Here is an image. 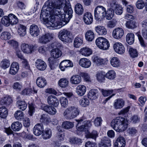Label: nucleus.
Returning <instances> with one entry per match:
<instances>
[{
    "label": "nucleus",
    "instance_id": "nucleus-2",
    "mask_svg": "<svg viewBox=\"0 0 147 147\" xmlns=\"http://www.w3.org/2000/svg\"><path fill=\"white\" fill-rule=\"evenodd\" d=\"M111 125L114 130L118 132L124 131L126 129L128 126L127 120L121 116L113 119L111 122Z\"/></svg>",
    "mask_w": 147,
    "mask_h": 147
},
{
    "label": "nucleus",
    "instance_id": "nucleus-46",
    "mask_svg": "<svg viewBox=\"0 0 147 147\" xmlns=\"http://www.w3.org/2000/svg\"><path fill=\"white\" fill-rule=\"evenodd\" d=\"M105 17L106 19L108 20H110L113 17L114 11L111 8L108 9L107 11L106 10Z\"/></svg>",
    "mask_w": 147,
    "mask_h": 147
},
{
    "label": "nucleus",
    "instance_id": "nucleus-28",
    "mask_svg": "<svg viewBox=\"0 0 147 147\" xmlns=\"http://www.w3.org/2000/svg\"><path fill=\"white\" fill-rule=\"evenodd\" d=\"M98 92L97 90L92 89L89 91L88 96V98L92 100H94L98 97Z\"/></svg>",
    "mask_w": 147,
    "mask_h": 147
},
{
    "label": "nucleus",
    "instance_id": "nucleus-24",
    "mask_svg": "<svg viewBox=\"0 0 147 147\" xmlns=\"http://www.w3.org/2000/svg\"><path fill=\"white\" fill-rule=\"evenodd\" d=\"M125 143L124 138L123 137L119 136L117 139L114 146L115 147H124Z\"/></svg>",
    "mask_w": 147,
    "mask_h": 147
},
{
    "label": "nucleus",
    "instance_id": "nucleus-54",
    "mask_svg": "<svg viewBox=\"0 0 147 147\" xmlns=\"http://www.w3.org/2000/svg\"><path fill=\"white\" fill-rule=\"evenodd\" d=\"M18 31L20 36H24L26 33V27L23 25H20Z\"/></svg>",
    "mask_w": 147,
    "mask_h": 147
},
{
    "label": "nucleus",
    "instance_id": "nucleus-50",
    "mask_svg": "<svg viewBox=\"0 0 147 147\" xmlns=\"http://www.w3.org/2000/svg\"><path fill=\"white\" fill-rule=\"evenodd\" d=\"M114 11L116 14L121 15L122 14L123 9L122 6L118 4H117L114 7Z\"/></svg>",
    "mask_w": 147,
    "mask_h": 147
},
{
    "label": "nucleus",
    "instance_id": "nucleus-21",
    "mask_svg": "<svg viewBox=\"0 0 147 147\" xmlns=\"http://www.w3.org/2000/svg\"><path fill=\"white\" fill-rule=\"evenodd\" d=\"M42 110L45 111L49 114L53 115L55 114L57 112L56 109L53 107L48 105L42 106Z\"/></svg>",
    "mask_w": 147,
    "mask_h": 147
},
{
    "label": "nucleus",
    "instance_id": "nucleus-20",
    "mask_svg": "<svg viewBox=\"0 0 147 147\" xmlns=\"http://www.w3.org/2000/svg\"><path fill=\"white\" fill-rule=\"evenodd\" d=\"M83 20L84 23L87 24L89 25L92 23L93 19L92 14L89 12H86L84 13Z\"/></svg>",
    "mask_w": 147,
    "mask_h": 147
},
{
    "label": "nucleus",
    "instance_id": "nucleus-25",
    "mask_svg": "<svg viewBox=\"0 0 147 147\" xmlns=\"http://www.w3.org/2000/svg\"><path fill=\"white\" fill-rule=\"evenodd\" d=\"M92 59L94 63L99 65H105L107 62L106 59H103L98 56L93 57L92 58Z\"/></svg>",
    "mask_w": 147,
    "mask_h": 147
},
{
    "label": "nucleus",
    "instance_id": "nucleus-31",
    "mask_svg": "<svg viewBox=\"0 0 147 147\" xmlns=\"http://www.w3.org/2000/svg\"><path fill=\"white\" fill-rule=\"evenodd\" d=\"M95 34L91 30H88L86 33L85 37L86 40L88 41H92L94 39Z\"/></svg>",
    "mask_w": 147,
    "mask_h": 147
},
{
    "label": "nucleus",
    "instance_id": "nucleus-47",
    "mask_svg": "<svg viewBox=\"0 0 147 147\" xmlns=\"http://www.w3.org/2000/svg\"><path fill=\"white\" fill-rule=\"evenodd\" d=\"M125 26L127 28L132 29L137 27L136 22L133 20L127 21L125 24Z\"/></svg>",
    "mask_w": 147,
    "mask_h": 147
},
{
    "label": "nucleus",
    "instance_id": "nucleus-48",
    "mask_svg": "<svg viewBox=\"0 0 147 147\" xmlns=\"http://www.w3.org/2000/svg\"><path fill=\"white\" fill-rule=\"evenodd\" d=\"M119 89H115L110 90H105L102 89L101 91L102 95L105 96H109L112 93L114 92H118V90Z\"/></svg>",
    "mask_w": 147,
    "mask_h": 147
},
{
    "label": "nucleus",
    "instance_id": "nucleus-8",
    "mask_svg": "<svg viewBox=\"0 0 147 147\" xmlns=\"http://www.w3.org/2000/svg\"><path fill=\"white\" fill-rule=\"evenodd\" d=\"M70 32L67 30L63 29L61 30L59 32L58 37L61 41L68 42L71 40L70 38Z\"/></svg>",
    "mask_w": 147,
    "mask_h": 147
},
{
    "label": "nucleus",
    "instance_id": "nucleus-55",
    "mask_svg": "<svg viewBox=\"0 0 147 147\" xmlns=\"http://www.w3.org/2000/svg\"><path fill=\"white\" fill-rule=\"evenodd\" d=\"M11 37L10 33L7 31L3 32L0 34V38L2 40H8Z\"/></svg>",
    "mask_w": 147,
    "mask_h": 147
},
{
    "label": "nucleus",
    "instance_id": "nucleus-60",
    "mask_svg": "<svg viewBox=\"0 0 147 147\" xmlns=\"http://www.w3.org/2000/svg\"><path fill=\"white\" fill-rule=\"evenodd\" d=\"M55 59L53 57L49 58L48 61L49 63V66L51 69H53L55 65H57L56 61Z\"/></svg>",
    "mask_w": 147,
    "mask_h": 147
},
{
    "label": "nucleus",
    "instance_id": "nucleus-6",
    "mask_svg": "<svg viewBox=\"0 0 147 147\" xmlns=\"http://www.w3.org/2000/svg\"><path fill=\"white\" fill-rule=\"evenodd\" d=\"M105 8L101 5L97 6L94 10V15L96 20H100L103 19L105 16Z\"/></svg>",
    "mask_w": 147,
    "mask_h": 147
},
{
    "label": "nucleus",
    "instance_id": "nucleus-52",
    "mask_svg": "<svg viewBox=\"0 0 147 147\" xmlns=\"http://www.w3.org/2000/svg\"><path fill=\"white\" fill-rule=\"evenodd\" d=\"M10 62L9 60L3 59L0 63V67L3 69H5L9 67Z\"/></svg>",
    "mask_w": 147,
    "mask_h": 147
},
{
    "label": "nucleus",
    "instance_id": "nucleus-57",
    "mask_svg": "<svg viewBox=\"0 0 147 147\" xmlns=\"http://www.w3.org/2000/svg\"><path fill=\"white\" fill-rule=\"evenodd\" d=\"M59 85L61 87L65 88L67 86L68 81L66 78H63L60 79L59 81Z\"/></svg>",
    "mask_w": 147,
    "mask_h": 147
},
{
    "label": "nucleus",
    "instance_id": "nucleus-27",
    "mask_svg": "<svg viewBox=\"0 0 147 147\" xmlns=\"http://www.w3.org/2000/svg\"><path fill=\"white\" fill-rule=\"evenodd\" d=\"M81 80V76L79 75H75L71 77L70 82L72 84H78L80 83Z\"/></svg>",
    "mask_w": 147,
    "mask_h": 147
},
{
    "label": "nucleus",
    "instance_id": "nucleus-15",
    "mask_svg": "<svg viewBox=\"0 0 147 147\" xmlns=\"http://www.w3.org/2000/svg\"><path fill=\"white\" fill-rule=\"evenodd\" d=\"M47 101L49 105H53L55 107H57L59 104L58 100L55 96H49L47 99Z\"/></svg>",
    "mask_w": 147,
    "mask_h": 147
},
{
    "label": "nucleus",
    "instance_id": "nucleus-9",
    "mask_svg": "<svg viewBox=\"0 0 147 147\" xmlns=\"http://www.w3.org/2000/svg\"><path fill=\"white\" fill-rule=\"evenodd\" d=\"M53 38V36L51 34H46L40 36L38 39V42L41 44H45L50 42Z\"/></svg>",
    "mask_w": 147,
    "mask_h": 147
},
{
    "label": "nucleus",
    "instance_id": "nucleus-10",
    "mask_svg": "<svg viewBox=\"0 0 147 147\" xmlns=\"http://www.w3.org/2000/svg\"><path fill=\"white\" fill-rule=\"evenodd\" d=\"M34 46L32 45H28L26 43L22 44L21 48L22 51L25 53L31 54L34 51Z\"/></svg>",
    "mask_w": 147,
    "mask_h": 147
},
{
    "label": "nucleus",
    "instance_id": "nucleus-11",
    "mask_svg": "<svg viewBox=\"0 0 147 147\" xmlns=\"http://www.w3.org/2000/svg\"><path fill=\"white\" fill-rule=\"evenodd\" d=\"M124 34V31L121 28H117L113 31L112 36L115 39H119L121 38Z\"/></svg>",
    "mask_w": 147,
    "mask_h": 147
},
{
    "label": "nucleus",
    "instance_id": "nucleus-63",
    "mask_svg": "<svg viewBox=\"0 0 147 147\" xmlns=\"http://www.w3.org/2000/svg\"><path fill=\"white\" fill-rule=\"evenodd\" d=\"M136 7L139 9H142L145 6V3L142 0H138L136 3Z\"/></svg>",
    "mask_w": 147,
    "mask_h": 147
},
{
    "label": "nucleus",
    "instance_id": "nucleus-18",
    "mask_svg": "<svg viewBox=\"0 0 147 147\" xmlns=\"http://www.w3.org/2000/svg\"><path fill=\"white\" fill-rule=\"evenodd\" d=\"M125 101L123 99L119 98L115 100L113 104L114 107L116 109L122 108L125 105Z\"/></svg>",
    "mask_w": 147,
    "mask_h": 147
},
{
    "label": "nucleus",
    "instance_id": "nucleus-61",
    "mask_svg": "<svg viewBox=\"0 0 147 147\" xmlns=\"http://www.w3.org/2000/svg\"><path fill=\"white\" fill-rule=\"evenodd\" d=\"M69 141L71 144H80L82 143V140L80 139L74 137L69 138Z\"/></svg>",
    "mask_w": 147,
    "mask_h": 147
},
{
    "label": "nucleus",
    "instance_id": "nucleus-32",
    "mask_svg": "<svg viewBox=\"0 0 147 147\" xmlns=\"http://www.w3.org/2000/svg\"><path fill=\"white\" fill-rule=\"evenodd\" d=\"M42 138L45 140L50 138L52 136V131L49 128L46 129L42 132Z\"/></svg>",
    "mask_w": 147,
    "mask_h": 147
},
{
    "label": "nucleus",
    "instance_id": "nucleus-14",
    "mask_svg": "<svg viewBox=\"0 0 147 147\" xmlns=\"http://www.w3.org/2000/svg\"><path fill=\"white\" fill-rule=\"evenodd\" d=\"M113 48L115 51L117 53L122 54L125 52V48L121 43L117 42L113 45Z\"/></svg>",
    "mask_w": 147,
    "mask_h": 147
},
{
    "label": "nucleus",
    "instance_id": "nucleus-16",
    "mask_svg": "<svg viewBox=\"0 0 147 147\" xmlns=\"http://www.w3.org/2000/svg\"><path fill=\"white\" fill-rule=\"evenodd\" d=\"M73 63L70 60H65L62 61L59 65V67L61 71H65V69L72 67Z\"/></svg>",
    "mask_w": 147,
    "mask_h": 147
},
{
    "label": "nucleus",
    "instance_id": "nucleus-41",
    "mask_svg": "<svg viewBox=\"0 0 147 147\" xmlns=\"http://www.w3.org/2000/svg\"><path fill=\"white\" fill-rule=\"evenodd\" d=\"M110 63L113 67H117L120 66V61L117 57H113L110 60Z\"/></svg>",
    "mask_w": 147,
    "mask_h": 147
},
{
    "label": "nucleus",
    "instance_id": "nucleus-30",
    "mask_svg": "<svg viewBox=\"0 0 147 147\" xmlns=\"http://www.w3.org/2000/svg\"><path fill=\"white\" fill-rule=\"evenodd\" d=\"M62 55V52L59 49H53L51 52V55L52 57L57 59L60 57Z\"/></svg>",
    "mask_w": 147,
    "mask_h": 147
},
{
    "label": "nucleus",
    "instance_id": "nucleus-3",
    "mask_svg": "<svg viewBox=\"0 0 147 147\" xmlns=\"http://www.w3.org/2000/svg\"><path fill=\"white\" fill-rule=\"evenodd\" d=\"M69 2V1H66L65 3H64L63 0H48L45 3L44 7L45 8L51 10L53 13H54V10H56V12L59 11H64L63 9L62 8L64 6H65V4L67 2Z\"/></svg>",
    "mask_w": 147,
    "mask_h": 147
},
{
    "label": "nucleus",
    "instance_id": "nucleus-33",
    "mask_svg": "<svg viewBox=\"0 0 147 147\" xmlns=\"http://www.w3.org/2000/svg\"><path fill=\"white\" fill-rule=\"evenodd\" d=\"M95 30L99 35H105L107 33L106 29L103 26H98L95 27Z\"/></svg>",
    "mask_w": 147,
    "mask_h": 147
},
{
    "label": "nucleus",
    "instance_id": "nucleus-58",
    "mask_svg": "<svg viewBox=\"0 0 147 147\" xmlns=\"http://www.w3.org/2000/svg\"><path fill=\"white\" fill-rule=\"evenodd\" d=\"M115 73L113 70L109 71L106 74V76L107 78L110 80H113L115 77Z\"/></svg>",
    "mask_w": 147,
    "mask_h": 147
},
{
    "label": "nucleus",
    "instance_id": "nucleus-19",
    "mask_svg": "<svg viewBox=\"0 0 147 147\" xmlns=\"http://www.w3.org/2000/svg\"><path fill=\"white\" fill-rule=\"evenodd\" d=\"M35 65L37 68L40 70H45L47 67L46 63L41 59H37L35 62Z\"/></svg>",
    "mask_w": 147,
    "mask_h": 147
},
{
    "label": "nucleus",
    "instance_id": "nucleus-12",
    "mask_svg": "<svg viewBox=\"0 0 147 147\" xmlns=\"http://www.w3.org/2000/svg\"><path fill=\"white\" fill-rule=\"evenodd\" d=\"M111 146V140L107 136L102 138L98 144L99 147H110Z\"/></svg>",
    "mask_w": 147,
    "mask_h": 147
},
{
    "label": "nucleus",
    "instance_id": "nucleus-17",
    "mask_svg": "<svg viewBox=\"0 0 147 147\" xmlns=\"http://www.w3.org/2000/svg\"><path fill=\"white\" fill-rule=\"evenodd\" d=\"M30 33L33 36L37 37L40 33V30L36 25L33 24L31 25L29 29Z\"/></svg>",
    "mask_w": 147,
    "mask_h": 147
},
{
    "label": "nucleus",
    "instance_id": "nucleus-35",
    "mask_svg": "<svg viewBox=\"0 0 147 147\" xmlns=\"http://www.w3.org/2000/svg\"><path fill=\"white\" fill-rule=\"evenodd\" d=\"M16 105L19 109L23 111L25 110L27 107L26 103L24 100H18L16 102Z\"/></svg>",
    "mask_w": 147,
    "mask_h": 147
},
{
    "label": "nucleus",
    "instance_id": "nucleus-45",
    "mask_svg": "<svg viewBox=\"0 0 147 147\" xmlns=\"http://www.w3.org/2000/svg\"><path fill=\"white\" fill-rule=\"evenodd\" d=\"M9 21L11 25L17 24L18 22L17 17L14 14L11 13L8 15Z\"/></svg>",
    "mask_w": 147,
    "mask_h": 147
},
{
    "label": "nucleus",
    "instance_id": "nucleus-5",
    "mask_svg": "<svg viewBox=\"0 0 147 147\" xmlns=\"http://www.w3.org/2000/svg\"><path fill=\"white\" fill-rule=\"evenodd\" d=\"M86 119L84 116H82L79 119H76L77 122L76 126L77 129L80 131H84L92 126V123L90 121H86Z\"/></svg>",
    "mask_w": 147,
    "mask_h": 147
},
{
    "label": "nucleus",
    "instance_id": "nucleus-1",
    "mask_svg": "<svg viewBox=\"0 0 147 147\" xmlns=\"http://www.w3.org/2000/svg\"><path fill=\"white\" fill-rule=\"evenodd\" d=\"M63 10L64 12L59 11V12H56V10H54L55 12L53 13L51 10L45 8V7L43 6L40 17H42L44 18L46 17H49V20L45 24L47 27L60 28L64 25L63 22H68L72 16L73 11L69 1L66 3Z\"/></svg>",
    "mask_w": 147,
    "mask_h": 147
},
{
    "label": "nucleus",
    "instance_id": "nucleus-38",
    "mask_svg": "<svg viewBox=\"0 0 147 147\" xmlns=\"http://www.w3.org/2000/svg\"><path fill=\"white\" fill-rule=\"evenodd\" d=\"M75 11L77 14L79 15L82 14L84 11L82 6L79 3H77L75 6Z\"/></svg>",
    "mask_w": 147,
    "mask_h": 147
},
{
    "label": "nucleus",
    "instance_id": "nucleus-40",
    "mask_svg": "<svg viewBox=\"0 0 147 147\" xmlns=\"http://www.w3.org/2000/svg\"><path fill=\"white\" fill-rule=\"evenodd\" d=\"M127 49L128 50L129 55L132 58H135L138 56V52L136 49L131 47H128Z\"/></svg>",
    "mask_w": 147,
    "mask_h": 147
},
{
    "label": "nucleus",
    "instance_id": "nucleus-26",
    "mask_svg": "<svg viewBox=\"0 0 147 147\" xmlns=\"http://www.w3.org/2000/svg\"><path fill=\"white\" fill-rule=\"evenodd\" d=\"M76 92L80 96L83 95L86 91V87L84 85H80L76 88Z\"/></svg>",
    "mask_w": 147,
    "mask_h": 147
},
{
    "label": "nucleus",
    "instance_id": "nucleus-51",
    "mask_svg": "<svg viewBox=\"0 0 147 147\" xmlns=\"http://www.w3.org/2000/svg\"><path fill=\"white\" fill-rule=\"evenodd\" d=\"M8 115V111L5 107H0V117L2 118H6Z\"/></svg>",
    "mask_w": 147,
    "mask_h": 147
},
{
    "label": "nucleus",
    "instance_id": "nucleus-44",
    "mask_svg": "<svg viewBox=\"0 0 147 147\" xmlns=\"http://www.w3.org/2000/svg\"><path fill=\"white\" fill-rule=\"evenodd\" d=\"M98 136L97 131L95 130H93L91 132L88 133L86 135V137L87 138H92L96 140Z\"/></svg>",
    "mask_w": 147,
    "mask_h": 147
},
{
    "label": "nucleus",
    "instance_id": "nucleus-29",
    "mask_svg": "<svg viewBox=\"0 0 147 147\" xmlns=\"http://www.w3.org/2000/svg\"><path fill=\"white\" fill-rule=\"evenodd\" d=\"M83 37L81 35H78L75 38L74 41V46L76 48H78L83 43Z\"/></svg>",
    "mask_w": 147,
    "mask_h": 147
},
{
    "label": "nucleus",
    "instance_id": "nucleus-39",
    "mask_svg": "<svg viewBox=\"0 0 147 147\" xmlns=\"http://www.w3.org/2000/svg\"><path fill=\"white\" fill-rule=\"evenodd\" d=\"M96 76L97 80L99 82H103L105 80V75L103 72L101 71L97 72Z\"/></svg>",
    "mask_w": 147,
    "mask_h": 147
},
{
    "label": "nucleus",
    "instance_id": "nucleus-34",
    "mask_svg": "<svg viewBox=\"0 0 147 147\" xmlns=\"http://www.w3.org/2000/svg\"><path fill=\"white\" fill-rule=\"evenodd\" d=\"M36 83L37 86L40 88L44 87L47 84L45 79L42 77H39L37 79Z\"/></svg>",
    "mask_w": 147,
    "mask_h": 147
},
{
    "label": "nucleus",
    "instance_id": "nucleus-64",
    "mask_svg": "<svg viewBox=\"0 0 147 147\" xmlns=\"http://www.w3.org/2000/svg\"><path fill=\"white\" fill-rule=\"evenodd\" d=\"M13 87V88L17 91H20L23 87L22 83L19 82L14 83Z\"/></svg>",
    "mask_w": 147,
    "mask_h": 147
},
{
    "label": "nucleus",
    "instance_id": "nucleus-22",
    "mask_svg": "<svg viewBox=\"0 0 147 147\" xmlns=\"http://www.w3.org/2000/svg\"><path fill=\"white\" fill-rule=\"evenodd\" d=\"M19 67V65L18 63L13 62L11 65L10 68L9 73L12 75L16 74L18 71Z\"/></svg>",
    "mask_w": 147,
    "mask_h": 147
},
{
    "label": "nucleus",
    "instance_id": "nucleus-42",
    "mask_svg": "<svg viewBox=\"0 0 147 147\" xmlns=\"http://www.w3.org/2000/svg\"><path fill=\"white\" fill-rule=\"evenodd\" d=\"M12 102L11 98L9 96H6L3 98L1 100V103L2 105H9L12 103Z\"/></svg>",
    "mask_w": 147,
    "mask_h": 147
},
{
    "label": "nucleus",
    "instance_id": "nucleus-37",
    "mask_svg": "<svg viewBox=\"0 0 147 147\" xmlns=\"http://www.w3.org/2000/svg\"><path fill=\"white\" fill-rule=\"evenodd\" d=\"M127 42L129 45H131L134 43V35L132 33L127 34L126 36Z\"/></svg>",
    "mask_w": 147,
    "mask_h": 147
},
{
    "label": "nucleus",
    "instance_id": "nucleus-49",
    "mask_svg": "<svg viewBox=\"0 0 147 147\" xmlns=\"http://www.w3.org/2000/svg\"><path fill=\"white\" fill-rule=\"evenodd\" d=\"M15 118L19 121H21L24 118V115L23 113L20 110L16 111L14 114Z\"/></svg>",
    "mask_w": 147,
    "mask_h": 147
},
{
    "label": "nucleus",
    "instance_id": "nucleus-13",
    "mask_svg": "<svg viewBox=\"0 0 147 147\" xmlns=\"http://www.w3.org/2000/svg\"><path fill=\"white\" fill-rule=\"evenodd\" d=\"M44 131L43 126L42 123L36 124L33 129L34 134L36 136H39L42 134Z\"/></svg>",
    "mask_w": 147,
    "mask_h": 147
},
{
    "label": "nucleus",
    "instance_id": "nucleus-23",
    "mask_svg": "<svg viewBox=\"0 0 147 147\" xmlns=\"http://www.w3.org/2000/svg\"><path fill=\"white\" fill-rule=\"evenodd\" d=\"M79 64L82 67L85 68H88L90 66L91 62L88 59L86 58H82L80 59Z\"/></svg>",
    "mask_w": 147,
    "mask_h": 147
},
{
    "label": "nucleus",
    "instance_id": "nucleus-53",
    "mask_svg": "<svg viewBox=\"0 0 147 147\" xmlns=\"http://www.w3.org/2000/svg\"><path fill=\"white\" fill-rule=\"evenodd\" d=\"M74 122L66 121L63 122L62 126L64 128L66 129H70L74 126Z\"/></svg>",
    "mask_w": 147,
    "mask_h": 147
},
{
    "label": "nucleus",
    "instance_id": "nucleus-7",
    "mask_svg": "<svg viewBox=\"0 0 147 147\" xmlns=\"http://www.w3.org/2000/svg\"><path fill=\"white\" fill-rule=\"evenodd\" d=\"M96 43L97 46L100 49L103 50H107L109 47L108 41L105 38L99 37L96 39Z\"/></svg>",
    "mask_w": 147,
    "mask_h": 147
},
{
    "label": "nucleus",
    "instance_id": "nucleus-43",
    "mask_svg": "<svg viewBox=\"0 0 147 147\" xmlns=\"http://www.w3.org/2000/svg\"><path fill=\"white\" fill-rule=\"evenodd\" d=\"M22 124L18 121L15 122L11 125V129L14 131H19L22 127Z\"/></svg>",
    "mask_w": 147,
    "mask_h": 147
},
{
    "label": "nucleus",
    "instance_id": "nucleus-56",
    "mask_svg": "<svg viewBox=\"0 0 147 147\" xmlns=\"http://www.w3.org/2000/svg\"><path fill=\"white\" fill-rule=\"evenodd\" d=\"M40 121L42 123L47 124L51 121V120L47 115L43 114L41 116Z\"/></svg>",
    "mask_w": 147,
    "mask_h": 147
},
{
    "label": "nucleus",
    "instance_id": "nucleus-36",
    "mask_svg": "<svg viewBox=\"0 0 147 147\" xmlns=\"http://www.w3.org/2000/svg\"><path fill=\"white\" fill-rule=\"evenodd\" d=\"M92 50L90 49L88 47H85L80 50L81 54L85 56H88L92 54Z\"/></svg>",
    "mask_w": 147,
    "mask_h": 147
},
{
    "label": "nucleus",
    "instance_id": "nucleus-59",
    "mask_svg": "<svg viewBox=\"0 0 147 147\" xmlns=\"http://www.w3.org/2000/svg\"><path fill=\"white\" fill-rule=\"evenodd\" d=\"M1 23L5 26H9L11 24L9 21L8 16H5L3 17L1 19Z\"/></svg>",
    "mask_w": 147,
    "mask_h": 147
},
{
    "label": "nucleus",
    "instance_id": "nucleus-4",
    "mask_svg": "<svg viewBox=\"0 0 147 147\" xmlns=\"http://www.w3.org/2000/svg\"><path fill=\"white\" fill-rule=\"evenodd\" d=\"M80 110L76 105L69 106L64 111L63 113L64 117L67 119H73L79 115Z\"/></svg>",
    "mask_w": 147,
    "mask_h": 147
},
{
    "label": "nucleus",
    "instance_id": "nucleus-62",
    "mask_svg": "<svg viewBox=\"0 0 147 147\" xmlns=\"http://www.w3.org/2000/svg\"><path fill=\"white\" fill-rule=\"evenodd\" d=\"M80 103L82 107H85L89 105L90 102L87 98H83L80 100Z\"/></svg>",
    "mask_w": 147,
    "mask_h": 147
}]
</instances>
